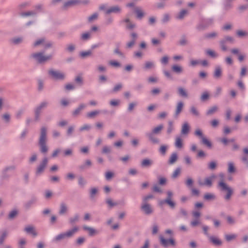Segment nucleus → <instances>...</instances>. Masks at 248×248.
<instances>
[{"label":"nucleus","mask_w":248,"mask_h":248,"mask_svg":"<svg viewBox=\"0 0 248 248\" xmlns=\"http://www.w3.org/2000/svg\"><path fill=\"white\" fill-rule=\"evenodd\" d=\"M55 52L45 55V51H40L31 54L30 58L34 60L38 64H44L52 60Z\"/></svg>","instance_id":"f257e3e1"},{"label":"nucleus","mask_w":248,"mask_h":248,"mask_svg":"<svg viewBox=\"0 0 248 248\" xmlns=\"http://www.w3.org/2000/svg\"><path fill=\"white\" fill-rule=\"evenodd\" d=\"M47 142V128L42 126L40 129V133L38 140V145L40 147V151L41 153L46 154L48 151L46 145Z\"/></svg>","instance_id":"f03ea898"},{"label":"nucleus","mask_w":248,"mask_h":248,"mask_svg":"<svg viewBox=\"0 0 248 248\" xmlns=\"http://www.w3.org/2000/svg\"><path fill=\"white\" fill-rule=\"evenodd\" d=\"M219 177L221 181L218 184V187L221 191H226L227 192V194L225 196L224 199L226 200H229L233 193V190L224 182L223 180L225 175L223 173H220L219 174Z\"/></svg>","instance_id":"7ed1b4c3"},{"label":"nucleus","mask_w":248,"mask_h":248,"mask_svg":"<svg viewBox=\"0 0 248 248\" xmlns=\"http://www.w3.org/2000/svg\"><path fill=\"white\" fill-rule=\"evenodd\" d=\"M78 228L77 226L74 227L72 229L68 230V231L61 233L56 236L52 240V241L54 243H58L65 239L72 237L73 235L78 232Z\"/></svg>","instance_id":"20e7f679"},{"label":"nucleus","mask_w":248,"mask_h":248,"mask_svg":"<svg viewBox=\"0 0 248 248\" xmlns=\"http://www.w3.org/2000/svg\"><path fill=\"white\" fill-rule=\"evenodd\" d=\"M48 74L52 79L55 80H63L65 78L64 73L52 69L48 70Z\"/></svg>","instance_id":"39448f33"},{"label":"nucleus","mask_w":248,"mask_h":248,"mask_svg":"<svg viewBox=\"0 0 248 248\" xmlns=\"http://www.w3.org/2000/svg\"><path fill=\"white\" fill-rule=\"evenodd\" d=\"M48 159L47 157H44L42 161L37 166L35 170V174L36 176H40L44 171L48 163Z\"/></svg>","instance_id":"423d86ee"},{"label":"nucleus","mask_w":248,"mask_h":248,"mask_svg":"<svg viewBox=\"0 0 248 248\" xmlns=\"http://www.w3.org/2000/svg\"><path fill=\"white\" fill-rule=\"evenodd\" d=\"M214 23L213 18H204L202 20L201 23H200L197 27V29L199 31H202L205 30L209 26L212 25Z\"/></svg>","instance_id":"0eeeda50"},{"label":"nucleus","mask_w":248,"mask_h":248,"mask_svg":"<svg viewBox=\"0 0 248 248\" xmlns=\"http://www.w3.org/2000/svg\"><path fill=\"white\" fill-rule=\"evenodd\" d=\"M78 0H68L65 1L62 7V9L66 10L71 7L78 5Z\"/></svg>","instance_id":"6e6552de"},{"label":"nucleus","mask_w":248,"mask_h":248,"mask_svg":"<svg viewBox=\"0 0 248 248\" xmlns=\"http://www.w3.org/2000/svg\"><path fill=\"white\" fill-rule=\"evenodd\" d=\"M159 240L160 244L164 247H167L169 244L172 246L175 245V242L173 238L166 239L162 235H160Z\"/></svg>","instance_id":"1a4fd4ad"},{"label":"nucleus","mask_w":248,"mask_h":248,"mask_svg":"<svg viewBox=\"0 0 248 248\" xmlns=\"http://www.w3.org/2000/svg\"><path fill=\"white\" fill-rule=\"evenodd\" d=\"M131 40L126 44V48H131L135 44L136 41L138 38V34L136 32H132L130 33Z\"/></svg>","instance_id":"9d476101"},{"label":"nucleus","mask_w":248,"mask_h":248,"mask_svg":"<svg viewBox=\"0 0 248 248\" xmlns=\"http://www.w3.org/2000/svg\"><path fill=\"white\" fill-rule=\"evenodd\" d=\"M121 12V8L118 5L111 6L105 10L106 15H110L111 14H119Z\"/></svg>","instance_id":"9b49d317"},{"label":"nucleus","mask_w":248,"mask_h":248,"mask_svg":"<svg viewBox=\"0 0 248 248\" xmlns=\"http://www.w3.org/2000/svg\"><path fill=\"white\" fill-rule=\"evenodd\" d=\"M141 209L143 211L144 213L147 215H149L153 213V209L148 203H142Z\"/></svg>","instance_id":"f8f14e48"},{"label":"nucleus","mask_w":248,"mask_h":248,"mask_svg":"<svg viewBox=\"0 0 248 248\" xmlns=\"http://www.w3.org/2000/svg\"><path fill=\"white\" fill-rule=\"evenodd\" d=\"M208 239L209 242L215 246L219 247L222 244V241L217 236H208Z\"/></svg>","instance_id":"ddd939ff"},{"label":"nucleus","mask_w":248,"mask_h":248,"mask_svg":"<svg viewBox=\"0 0 248 248\" xmlns=\"http://www.w3.org/2000/svg\"><path fill=\"white\" fill-rule=\"evenodd\" d=\"M37 201V197L33 196L31 199L26 202L24 205V207L26 209H30L33 204H34Z\"/></svg>","instance_id":"4468645a"},{"label":"nucleus","mask_w":248,"mask_h":248,"mask_svg":"<svg viewBox=\"0 0 248 248\" xmlns=\"http://www.w3.org/2000/svg\"><path fill=\"white\" fill-rule=\"evenodd\" d=\"M86 106L83 103H81L79 105L72 113L73 116L76 117L79 115L81 112L86 108Z\"/></svg>","instance_id":"2eb2a0df"},{"label":"nucleus","mask_w":248,"mask_h":248,"mask_svg":"<svg viewBox=\"0 0 248 248\" xmlns=\"http://www.w3.org/2000/svg\"><path fill=\"white\" fill-rule=\"evenodd\" d=\"M49 104V103L47 101H43L41 102L34 109V110L40 112H42V109L46 108Z\"/></svg>","instance_id":"dca6fc26"},{"label":"nucleus","mask_w":248,"mask_h":248,"mask_svg":"<svg viewBox=\"0 0 248 248\" xmlns=\"http://www.w3.org/2000/svg\"><path fill=\"white\" fill-rule=\"evenodd\" d=\"M177 93L182 97L187 98L188 96L187 91L182 87H178L177 88Z\"/></svg>","instance_id":"f3484780"},{"label":"nucleus","mask_w":248,"mask_h":248,"mask_svg":"<svg viewBox=\"0 0 248 248\" xmlns=\"http://www.w3.org/2000/svg\"><path fill=\"white\" fill-rule=\"evenodd\" d=\"M216 178V175L212 174L209 177H206L203 182L204 186L211 187L212 186V181Z\"/></svg>","instance_id":"a211bd4d"},{"label":"nucleus","mask_w":248,"mask_h":248,"mask_svg":"<svg viewBox=\"0 0 248 248\" xmlns=\"http://www.w3.org/2000/svg\"><path fill=\"white\" fill-rule=\"evenodd\" d=\"M24 231L28 233L32 234L34 237L38 235L37 232L35 231V228L32 226H28L25 228Z\"/></svg>","instance_id":"6ab92c4d"},{"label":"nucleus","mask_w":248,"mask_h":248,"mask_svg":"<svg viewBox=\"0 0 248 248\" xmlns=\"http://www.w3.org/2000/svg\"><path fill=\"white\" fill-rule=\"evenodd\" d=\"M184 107V103L182 101H179L177 103L176 105V108L174 114V116L175 117H177L179 114L182 111V109Z\"/></svg>","instance_id":"aec40b11"},{"label":"nucleus","mask_w":248,"mask_h":248,"mask_svg":"<svg viewBox=\"0 0 248 248\" xmlns=\"http://www.w3.org/2000/svg\"><path fill=\"white\" fill-rule=\"evenodd\" d=\"M222 76V69L219 65L215 67V69L214 72L213 76L214 78L218 79L221 78Z\"/></svg>","instance_id":"412c9836"},{"label":"nucleus","mask_w":248,"mask_h":248,"mask_svg":"<svg viewBox=\"0 0 248 248\" xmlns=\"http://www.w3.org/2000/svg\"><path fill=\"white\" fill-rule=\"evenodd\" d=\"M190 126L187 122L183 124L182 126L181 133L182 135H187L189 132Z\"/></svg>","instance_id":"4be33fe9"},{"label":"nucleus","mask_w":248,"mask_h":248,"mask_svg":"<svg viewBox=\"0 0 248 248\" xmlns=\"http://www.w3.org/2000/svg\"><path fill=\"white\" fill-rule=\"evenodd\" d=\"M135 13L136 14L137 18L139 19H141L145 15L143 11L139 7H137L135 9Z\"/></svg>","instance_id":"5701e85b"},{"label":"nucleus","mask_w":248,"mask_h":248,"mask_svg":"<svg viewBox=\"0 0 248 248\" xmlns=\"http://www.w3.org/2000/svg\"><path fill=\"white\" fill-rule=\"evenodd\" d=\"M37 14V12L35 11H29L27 12H21L19 14L21 17H27L30 16H35Z\"/></svg>","instance_id":"b1692460"},{"label":"nucleus","mask_w":248,"mask_h":248,"mask_svg":"<svg viewBox=\"0 0 248 248\" xmlns=\"http://www.w3.org/2000/svg\"><path fill=\"white\" fill-rule=\"evenodd\" d=\"M153 164V161L149 158L144 159L141 162V166L142 167H150Z\"/></svg>","instance_id":"393cba45"},{"label":"nucleus","mask_w":248,"mask_h":248,"mask_svg":"<svg viewBox=\"0 0 248 248\" xmlns=\"http://www.w3.org/2000/svg\"><path fill=\"white\" fill-rule=\"evenodd\" d=\"M218 108L217 106H214L210 108L206 111V115L211 116L218 111Z\"/></svg>","instance_id":"a878e982"},{"label":"nucleus","mask_w":248,"mask_h":248,"mask_svg":"<svg viewBox=\"0 0 248 248\" xmlns=\"http://www.w3.org/2000/svg\"><path fill=\"white\" fill-rule=\"evenodd\" d=\"M178 159V155L176 153H173L170 156L168 160L169 165H172L176 162Z\"/></svg>","instance_id":"bb28decb"},{"label":"nucleus","mask_w":248,"mask_h":248,"mask_svg":"<svg viewBox=\"0 0 248 248\" xmlns=\"http://www.w3.org/2000/svg\"><path fill=\"white\" fill-rule=\"evenodd\" d=\"M68 210V208L66 204L64 202H62L60 204V210L59 214L60 215H62L66 213Z\"/></svg>","instance_id":"cd10ccee"},{"label":"nucleus","mask_w":248,"mask_h":248,"mask_svg":"<svg viewBox=\"0 0 248 248\" xmlns=\"http://www.w3.org/2000/svg\"><path fill=\"white\" fill-rule=\"evenodd\" d=\"M171 70L173 72L177 74H181L183 72V67L178 65H172L171 67Z\"/></svg>","instance_id":"c85d7f7f"},{"label":"nucleus","mask_w":248,"mask_h":248,"mask_svg":"<svg viewBox=\"0 0 248 248\" xmlns=\"http://www.w3.org/2000/svg\"><path fill=\"white\" fill-rule=\"evenodd\" d=\"M17 215L18 211L16 209H13L9 212L7 216V218L9 220H13Z\"/></svg>","instance_id":"c756f323"},{"label":"nucleus","mask_w":248,"mask_h":248,"mask_svg":"<svg viewBox=\"0 0 248 248\" xmlns=\"http://www.w3.org/2000/svg\"><path fill=\"white\" fill-rule=\"evenodd\" d=\"M79 218V216L78 214H75L73 217H70L69 218V223L71 225H73L75 223L78 221Z\"/></svg>","instance_id":"7c9ffc66"},{"label":"nucleus","mask_w":248,"mask_h":248,"mask_svg":"<svg viewBox=\"0 0 248 248\" xmlns=\"http://www.w3.org/2000/svg\"><path fill=\"white\" fill-rule=\"evenodd\" d=\"M175 146L178 149H181L183 147V140L180 137H177L175 139Z\"/></svg>","instance_id":"2f4dec72"},{"label":"nucleus","mask_w":248,"mask_h":248,"mask_svg":"<svg viewBox=\"0 0 248 248\" xmlns=\"http://www.w3.org/2000/svg\"><path fill=\"white\" fill-rule=\"evenodd\" d=\"M100 113V110H95L91 112H88L86 114V117L88 118L93 119L95 118L97 115Z\"/></svg>","instance_id":"473e14b6"},{"label":"nucleus","mask_w":248,"mask_h":248,"mask_svg":"<svg viewBox=\"0 0 248 248\" xmlns=\"http://www.w3.org/2000/svg\"><path fill=\"white\" fill-rule=\"evenodd\" d=\"M98 189L96 187H92L90 189L89 191V195H90V198L91 200H93L95 195L98 193Z\"/></svg>","instance_id":"72a5a7b5"},{"label":"nucleus","mask_w":248,"mask_h":248,"mask_svg":"<svg viewBox=\"0 0 248 248\" xmlns=\"http://www.w3.org/2000/svg\"><path fill=\"white\" fill-rule=\"evenodd\" d=\"M220 42H223L224 44H226L227 43H230L231 44H233L234 42V38L230 36H225L222 39H221Z\"/></svg>","instance_id":"f704fd0d"},{"label":"nucleus","mask_w":248,"mask_h":248,"mask_svg":"<svg viewBox=\"0 0 248 248\" xmlns=\"http://www.w3.org/2000/svg\"><path fill=\"white\" fill-rule=\"evenodd\" d=\"M23 38L22 37H15L11 40V42L14 45H18L23 42Z\"/></svg>","instance_id":"c9c22d12"},{"label":"nucleus","mask_w":248,"mask_h":248,"mask_svg":"<svg viewBox=\"0 0 248 248\" xmlns=\"http://www.w3.org/2000/svg\"><path fill=\"white\" fill-rule=\"evenodd\" d=\"M218 36V33L217 32H212L208 33H206L204 35L205 39H213L215 38Z\"/></svg>","instance_id":"e433bc0d"},{"label":"nucleus","mask_w":248,"mask_h":248,"mask_svg":"<svg viewBox=\"0 0 248 248\" xmlns=\"http://www.w3.org/2000/svg\"><path fill=\"white\" fill-rule=\"evenodd\" d=\"M123 21L127 23L126 27L127 29L132 30L136 27V25L135 24L130 22V19L128 18L124 19Z\"/></svg>","instance_id":"4c0bfd02"},{"label":"nucleus","mask_w":248,"mask_h":248,"mask_svg":"<svg viewBox=\"0 0 248 248\" xmlns=\"http://www.w3.org/2000/svg\"><path fill=\"white\" fill-rule=\"evenodd\" d=\"M45 41H46V39L45 37H42V38H39V39H37V40H36L34 42V43L33 44V47H36L41 45H44V43H45Z\"/></svg>","instance_id":"58836bf2"},{"label":"nucleus","mask_w":248,"mask_h":248,"mask_svg":"<svg viewBox=\"0 0 248 248\" xmlns=\"http://www.w3.org/2000/svg\"><path fill=\"white\" fill-rule=\"evenodd\" d=\"M201 143L208 148H211L212 147V143L205 136L204 137H202V139H201Z\"/></svg>","instance_id":"ea45409f"},{"label":"nucleus","mask_w":248,"mask_h":248,"mask_svg":"<svg viewBox=\"0 0 248 248\" xmlns=\"http://www.w3.org/2000/svg\"><path fill=\"white\" fill-rule=\"evenodd\" d=\"M8 236V232L7 231L4 230L2 231L1 235H0V245L3 244L4 240Z\"/></svg>","instance_id":"a19ab883"},{"label":"nucleus","mask_w":248,"mask_h":248,"mask_svg":"<svg viewBox=\"0 0 248 248\" xmlns=\"http://www.w3.org/2000/svg\"><path fill=\"white\" fill-rule=\"evenodd\" d=\"M163 128V124H159V125L157 126L156 127H155L153 129L152 132L153 133L155 134H159L160 133L161 130Z\"/></svg>","instance_id":"79ce46f5"},{"label":"nucleus","mask_w":248,"mask_h":248,"mask_svg":"<svg viewBox=\"0 0 248 248\" xmlns=\"http://www.w3.org/2000/svg\"><path fill=\"white\" fill-rule=\"evenodd\" d=\"M91 33L86 32L81 34L80 38L83 41H87L91 38Z\"/></svg>","instance_id":"37998d69"},{"label":"nucleus","mask_w":248,"mask_h":248,"mask_svg":"<svg viewBox=\"0 0 248 248\" xmlns=\"http://www.w3.org/2000/svg\"><path fill=\"white\" fill-rule=\"evenodd\" d=\"M203 198L206 201L214 200L215 199L216 196L214 194L207 193L204 194Z\"/></svg>","instance_id":"c03bdc74"},{"label":"nucleus","mask_w":248,"mask_h":248,"mask_svg":"<svg viewBox=\"0 0 248 248\" xmlns=\"http://www.w3.org/2000/svg\"><path fill=\"white\" fill-rule=\"evenodd\" d=\"M83 228L84 230L88 231L89 232V233L90 236L93 235L96 232L93 228L90 227L84 226Z\"/></svg>","instance_id":"a18cd8bd"},{"label":"nucleus","mask_w":248,"mask_h":248,"mask_svg":"<svg viewBox=\"0 0 248 248\" xmlns=\"http://www.w3.org/2000/svg\"><path fill=\"white\" fill-rule=\"evenodd\" d=\"M236 34L239 37H244L248 36V32L247 31L241 30L237 31Z\"/></svg>","instance_id":"49530a36"},{"label":"nucleus","mask_w":248,"mask_h":248,"mask_svg":"<svg viewBox=\"0 0 248 248\" xmlns=\"http://www.w3.org/2000/svg\"><path fill=\"white\" fill-rule=\"evenodd\" d=\"M137 103L135 102H132L128 104L127 107V111L128 112H133V110L134 109V108L137 106Z\"/></svg>","instance_id":"de8ad7c7"},{"label":"nucleus","mask_w":248,"mask_h":248,"mask_svg":"<svg viewBox=\"0 0 248 248\" xmlns=\"http://www.w3.org/2000/svg\"><path fill=\"white\" fill-rule=\"evenodd\" d=\"M209 98V94L207 92H204L201 96L200 99L201 101L204 102L208 100Z\"/></svg>","instance_id":"09e8293b"},{"label":"nucleus","mask_w":248,"mask_h":248,"mask_svg":"<svg viewBox=\"0 0 248 248\" xmlns=\"http://www.w3.org/2000/svg\"><path fill=\"white\" fill-rule=\"evenodd\" d=\"M166 204L168 205L170 208L173 209L175 208L176 203L172 199H166Z\"/></svg>","instance_id":"8fccbe9b"},{"label":"nucleus","mask_w":248,"mask_h":248,"mask_svg":"<svg viewBox=\"0 0 248 248\" xmlns=\"http://www.w3.org/2000/svg\"><path fill=\"white\" fill-rule=\"evenodd\" d=\"M154 67H155V64L153 62L148 61V62H145V65L144 66V68L145 70H148V69H152V68H154Z\"/></svg>","instance_id":"3c124183"},{"label":"nucleus","mask_w":248,"mask_h":248,"mask_svg":"<svg viewBox=\"0 0 248 248\" xmlns=\"http://www.w3.org/2000/svg\"><path fill=\"white\" fill-rule=\"evenodd\" d=\"M187 14V11L183 9L180 11L178 16H176V18L178 19H182L184 18L185 16Z\"/></svg>","instance_id":"603ef678"},{"label":"nucleus","mask_w":248,"mask_h":248,"mask_svg":"<svg viewBox=\"0 0 248 248\" xmlns=\"http://www.w3.org/2000/svg\"><path fill=\"white\" fill-rule=\"evenodd\" d=\"M190 112L194 116L198 117L200 115V112L194 106H191L190 107Z\"/></svg>","instance_id":"864d4df0"},{"label":"nucleus","mask_w":248,"mask_h":248,"mask_svg":"<svg viewBox=\"0 0 248 248\" xmlns=\"http://www.w3.org/2000/svg\"><path fill=\"white\" fill-rule=\"evenodd\" d=\"M181 173V168L178 167L173 172L171 175V178L172 179H175L180 175Z\"/></svg>","instance_id":"5fc2aeb1"},{"label":"nucleus","mask_w":248,"mask_h":248,"mask_svg":"<svg viewBox=\"0 0 248 248\" xmlns=\"http://www.w3.org/2000/svg\"><path fill=\"white\" fill-rule=\"evenodd\" d=\"M78 184L80 187L83 188L87 184V181L82 177H80L78 179Z\"/></svg>","instance_id":"6e6d98bb"},{"label":"nucleus","mask_w":248,"mask_h":248,"mask_svg":"<svg viewBox=\"0 0 248 248\" xmlns=\"http://www.w3.org/2000/svg\"><path fill=\"white\" fill-rule=\"evenodd\" d=\"M98 17V14L94 13L88 17V21L90 23L92 22L93 21L96 20Z\"/></svg>","instance_id":"4d7b16f0"},{"label":"nucleus","mask_w":248,"mask_h":248,"mask_svg":"<svg viewBox=\"0 0 248 248\" xmlns=\"http://www.w3.org/2000/svg\"><path fill=\"white\" fill-rule=\"evenodd\" d=\"M92 52L91 50H88L86 51H82V52H80L79 56L82 58H85L86 57L91 56L92 55Z\"/></svg>","instance_id":"13d9d810"},{"label":"nucleus","mask_w":248,"mask_h":248,"mask_svg":"<svg viewBox=\"0 0 248 248\" xmlns=\"http://www.w3.org/2000/svg\"><path fill=\"white\" fill-rule=\"evenodd\" d=\"M248 73V68L246 66H244L241 67V71L240 73V77L243 78L246 76Z\"/></svg>","instance_id":"bf43d9fd"},{"label":"nucleus","mask_w":248,"mask_h":248,"mask_svg":"<svg viewBox=\"0 0 248 248\" xmlns=\"http://www.w3.org/2000/svg\"><path fill=\"white\" fill-rule=\"evenodd\" d=\"M228 171L229 173H233L235 171V169L234 166V164L232 162H230L228 164Z\"/></svg>","instance_id":"052dcab7"},{"label":"nucleus","mask_w":248,"mask_h":248,"mask_svg":"<svg viewBox=\"0 0 248 248\" xmlns=\"http://www.w3.org/2000/svg\"><path fill=\"white\" fill-rule=\"evenodd\" d=\"M168 149V146L165 145H162L160 146L159 152L163 155H165L167 150Z\"/></svg>","instance_id":"680f3d73"},{"label":"nucleus","mask_w":248,"mask_h":248,"mask_svg":"<svg viewBox=\"0 0 248 248\" xmlns=\"http://www.w3.org/2000/svg\"><path fill=\"white\" fill-rule=\"evenodd\" d=\"M206 53L208 55L210 56L212 58H217L218 57V54L216 53L214 51L211 49H208L206 51Z\"/></svg>","instance_id":"e2e57ef3"},{"label":"nucleus","mask_w":248,"mask_h":248,"mask_svg":"<svg viewBox=\"0 0 248 248\" xmlns=\"http://www.w3.org/2000/svg\"><path fill=\"white\" fill-rule=\"evenodd\" d=\"M123 87V85L122 83H119L117 84H116L114 88L112 89V92L113 93H116L121 90V89Z\"/></svg>","instance_id":"0e129e2a"},{"label":"nucleus","mask_w":248,"mask_h":248,"mask_svg":"<svg viewBox=\"0 0 248 248\" xmlns=\"http://www.w3.org/2000/svg\"><path fill=\"white\" fill-rule=\"evenodd\" d=\"M16 169V167L14 165L9 166L6 167L2 170L4 174L6 173L9 171L14 170Z\"/></svg>","instance_id":"69168bd1"},{"label":"nucleus","mask_w":248,"mask_h":248,"mask_svg":"<svg viewBox=\"0 0 248 248\" xmlns=\"http://www.w3.org/2000/svg\"><path fill=\"white\" fill-rule=\"evenodd\" d=\"M173 130V122L172 121H169L168 127L167 128V132L168 134H170Z\"/></svg>","instance_id":"338daca9"},{"label":"nucleus","mask_w":248,"mask_h":248,"mask_svg":"<svg viewBox=\"0 0 248 248\" xmlns=\"http://www.w3.org/2000/svg\"><path fill=\"white\" fill-rule=\"evenodd\" d=\"M241 161L248 168V156H242L241 158Z\"/></svg>","instance_id":"774afa93"}]
</instances>
